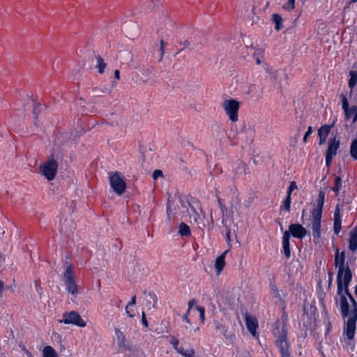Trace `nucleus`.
<instances>
[{
  "mask_svg": "<svg viewBox=\"0 0 357 357\" xmlns=\"http://www.w3.org/2000/svg\"><path fill=\"white\" fill-rule=\"evenodd\" d=\"M114 77L117 79H120V71L119 70H114Z\"/></svg>",
  "mask_w": 357,
  "mask_h": 357,
  "instance_id": "09e8293b",
  "label": "nucleus"
},
{
  "mask_svg": "<svg viewBox=\"0 0 357 357\" xmlns=\"http://www.w3.org/2000/svg\"><path fill=\"white\" fill-rule=\"evenodd\" d=\"M291 197L287 195L286 198L282 202V205L280 206V210H285L286 211L289 212L291 210Z\"/></svg>",
  "mask_w": 357,
  "mask_h": 357,
  "instance_id": "c756f323",
  "label": "nucleus"
},
{
  "mask_svg": "<svg viewBox=\"0 0 357 357\" xmlns=\"http://www.w3.org/2000/svg\"><path fill=\"white\" fill-rule=\"evenodd\" d=\"M350 112L354 114L353 121L355 122L357 121V106L353 105L349 108Z\"/></svg>",
  "mask_w": 357,
  "mask_h": 357,
  "instance_id": "c03bdc74",
  "label": "nucleus"
},
{
  "mask_svg": "<svg viewBox=\"0 0 357 357\" xmlns=\"http://www.w3.org/2000/svg\"><path fill=\"white\" fill-rule=\"evenodd\" d=\"M289 239V234L287 232H284L282 236V250L287 259H289L291 257Z\"/></svg>",
  "mask_w": 357,
  "mask_h": 357,
  "instance_id": "a211bd4d",
  "label": "nucleus"
},
{
  "mask_svg": "<svg viewBox=\"0 0 357 357\" xmlns=\"http://www.w3.org/2000/svg\"><path fill=\"white\" fill-rule=\"evenodd\" d=\"M334 123L331 125L325 124L321 126L318 130V137L319 139V145L326 143L327 137L329 135L331 128L333 127Z\"/></svg>",
  "mask_w": 357,
  "mask_h": 357,
  "instance_id": "4468645a",
  "label": "nucleus"
},
{
  "mask_svg": "<svg viewBox=\"0 0 357 357\" xmlns=\"http://www.w3.org/2000/svg\"><path fill=\"white\" fill-rule=\"evenodd\" d=\"M97 59V65L96 68L98 70L100 74H102L105 71V69L107 66V63L104 61L103 59L100 56H96Z\"/></svg>",
  "mask_w": 357,
  "mask_h": 357,
  "instance_id": "cd10ccee",
  "label": "nucleus"
},
{
  "mask_svg": "<svg viewBox=\"0 0 357 357\" xmlns=\"http://www.w3.org/2000/svg\"><path fill=\"white\" fill-rule=\"evenodd\" d=\"M142 322L144 327L147 328L149 326L148 321L146 318L145 314H142Z\"/></svg>",
  "mask_w": 357,
  "mask_h": 357,
  "instance_id": "a18cd8bd",
  "label": "nucleus"
},
{
  "mask_svg": "<svg viewBox=\"0 0 357 357\" xmlns=\"http://www.w3.org/2000/svg\"><path fill=\"white\" fill-rule=\"evenodd\" d=\"M296 189H297L296 183L295 181H291L290 183V185H289L288 189H287V196L291 197L292 192Z\"/></svg>",
  "mask_w": 357,
  "mask_h": 357,
  "instance_id": "4c0bfd02",
  "label": "nucleus"
},
{
  "mask_svg": "<svg viewBox=\"0 0 357 357\" xmlns=\"http://www.w3.org/2000/svg\"><path fill=\"white\" fill-rule=\"evenodd\" d=\"M252 133V130H246L245 126H243V128H242V130L238 132L237 135V139H241V140H243L244 139V137H243V135H248V134H251Z\"/></svg>",
  "mask_w": 357,
  "mask_h": 357,
  "instance_id": "f704fd0d",
  "label": "nucleus"
},
{
  "mask_svg": "<svg viewBox=\"0 0 357 357\" xmlns=\"http://www.w3.org/2000/svg\"><path fill=\"white\" fill-rule=\"evenodd\" d=\"M3 287H4L3 282L1 280H0V294H1Z\"/></svg>",
  "mask_w": 357,
  "mask_h": 357,
  "instance_id": "4d7b16f0",
  "label": "nucleus"
},
{
  "mask_svg": "<svg viewBox=\"0 0 357 357\" xmlns=\"http://www.w3.org/2000/svg\"><path fill=\"white\" fill-rule=\"evenodd\" d=\"M222 225L225 227V229H226V240L227 241V243L229 244L230 241H231V237H230V234H231V230L230 229L225 225V219H222Z\"/></svg>",
  "mask_w": 357,
  "mask_h": 357,
  "instance_id": "e433bc0d",
  "label": "nucleus"
},
{
  "mask_svg": "<svg viewBox=\"0 0 357 357\" xmlns=\"http://www.w3.org/2000/svg\"><path fill=\"white\" fill-rule=\"evenodd\" d=\"M59 322L66 324H73L79 327L86 326V321L80 317L79 314H63V318Z\"/></svg>",
  "mask_w": 357,
  "mask_h": 357,
  "instance_id": "1a4fd4ad",
  "label": "nucleus"
},
{
  "mask_svg": "<svg viewBox=\"0 0 357 357\" xmlns=\"http://www.w3.org/2000/svg\"><path fill=\"white\" fill-rule=\"evenodd\" d=\"M165 43L164 42L163 40H160V47H165Z\"/></svg>",
  "mask_w": 357,
  "mask_h": 357,
  "instance_id": "0e129e2a",
  "label": "nucleus"
},
{
  "mask_svg": "<svg viewBox=\"0 0 357 357\" xmlns=\"http://www.w3.org/2000/svg\"><path fill=\"white\" fill-rule=\"evenodd\" d=\"M160 52H161V57H160V61H162V56H163V54H164V53H165L164 47H160Z\"/></svg>",
  "mask_w": 357,
  "mask_h": 357,
  "instance_id": "5fc2aeb1",
  "label": "nucleus"
},
{
  "mask_svg": "<svg viewBox=\"0 0 357 357\" xmlns=\"http://www.w3.org/2000/svg\"><path fill=\"white\" fill-rule=\"evenodd\" d=\"M222 107L232 122L238 121V112L240 107L238 101L232 98L227 99L223 101Z\"/></svg>",
  "mask_w": 357,
  "mask_h": 357,
  "instance_id": "423d86ee",
  "label": "nucleus"
},
{
  "mask_svg": "<svg viewBox=\"0 0 357 357\" xmlns=\"http://www.w3.org/2000/svg\"><path fill=\"white\" fill-rule=\"evenodd\" d=\"M335 266L338 268L337 275V285L339 292L342 289V282L347 285L352 280V272L348 265L345 266V251L340 252L337 247L335 248Z\"/></svg>",
  "mask_w": 357,
  "mask_h": 357,
  "instance_id": "f03ea898",
  "label": "nucleus"
},
{
  "mask_svg": "<svg viewBox=\"0 0 357 357\" xmlns=\"http://www.w3.org/2000/svg\"><path fill=\"white\" fill-rule=\"evenodd\" d=\"M183 45L185 46V47H188L189 45H190V43L188 40H185L184 43H183Z\"/></svg>",
  "mask_w": 357,
  "mask_h": 357,
  "instance_id": "680f3d73",
  "label": "nucleus"
},
{
  "mask_svg": "<svg viewBox=\"0 0 357 357\" xmlns=\"http://www.w3.org/2000/svg\"><path fill=\"white\" fill-rule=\"evenodd\" d=\"M341 99H342V109H343V110L344 112V114H345V118L347 119H349L351 116V114H353V113H351L350 112L349 105V102L347 100V98L345 95L342 94L341 95Z\"/></svg>",
  "mask_w": 357,
  "mask_h": 357,
  "instance_id": "4be33fe9",
  "label": "nucleus"
},
{
  "mask_svg": "<svg viewBox=\"0 0 357 357\" xmlns=\"http://www.w3.org/2000/svg\"><path fill=\"white\" fill-rule=\"evenodd\" d=\"M333 279L328 278V287H330L332 285Z\"/></svg>",
  "mask_w": 357,
  "mask_h": 357,
  "instance_id": "69168bd1",
  "label": "nucleus"
},
{
  "mask_svg": "<svg viewBox=\"0 0 357 357\" xmlns=\"http://www.w3.org/2000/svg\"><path fill=\"white\" fill-rule=\"evenodd\" d=\"M276 222H277L278 223V225H280V229H281L282 231H283V229H283V226H282V223H281L279 220H277Z\"/></svg>",
  "mask_w": 357,
  "mask_h": 357,
  "instance_id": "e2e57ef3",
  "label": "nucleus"
},
{
  "mask_svg": "<svg viewBox=\"0 0 357 357\" xmlns=\"http://www.w3.org/2000/svg\"><path fill=\"white\" fill-rule=\"evenodd\" d=\"M350 155L353 159L357 160V138L354 139L351 143Z\"/></svg>",
  "mask_w": 357,
  "mask_h": 357,
  "instance_id": "c85d7f7f",
  "label": "nucleus"
},
{
  "mask_svg": "<svg viewBox=\"0 0 357 357\" xmlns=\"http://www.w3.org/2000/svg\"><path fill=\"white\" fill-rule=\"evenodd\" d=\"M196 310L199 311V312H205V309L204 307L202 306H197Z\"/></svg>",
  "mask_w": 357,
  "mask_h": 357,
  "instance_id": "8fccbe9b",
  "label": "nucleus"
},
{
  "mask_svg": "<svg viewBox=\"0 0 357 357\" xmlns=\"http://www.w3.org/2000/svg\"><path fill=\"white\" fill-rule=\"evenodd\" d=\"M115 340L118 345V352L130 350V346L126 343L124 333L117 328L115 329Z\"/></svg>",
  "mask_w": 357,
  "mask_h": 357,
  "instance_id": "9b49d317",
  "label": "nucleus"
},
{
  "mask_svg": "<svg viewBox=\"0 0 357 357\" xmlns=\"http://www.w3.org/2000/svg\"><path fill=\"white\" fill-rule=\"evenodd\" d=\"M58 153L54 152L47 158V160L40 166V170L47 180H53L58 169Z\"/></svg>",
  "mask_w": 357,
  "mask_h": 357,
  "instance_id": "20e7f679",
  "label": "nucleus"
},
{
  "mask_svg": "<svg viewBox=\"0 0 357 357\" xmlns=\"http://www.w3.org/2000/svg\"><path fill=\"white\" fill-rule=\"evenodd\" d=\"M169 342L176 351H178V349L181 348L178 347V340L174 336L170 337Z\"/></svg>",
  "mask_w": 357,
  "mask_h": 357,
  "instance_id": "c9c22d12",
  "label": "nucleus"
},
{
  "mask_svg": "<svg viewBox=\"0 0 357 357\" xmlns=\"http://www.w3.org/2000/svg\"><path fill=\"white\" fill-rule=\"evenodd\" d=\"M189 314H185L183 316V318L184 320H185L188 323H190V319L188 318V315Z\"/></svg>",
  "mask_w": 357,
  "mask_h": 357,
  "instance_id": "6e6d98bb",
  "label": "nucleus"
},
{
  "mask_svg": "<svg viewBox=\"0 0 357 357\" xmlns=\"http://www.w3.org/2000/svg\"><path fill=\"white\" fill-rule=\"evenodd\" d=\"M204 314H199V319H200V321L202 324H203L204 322V319H205Z\"/></svg>",
  "mask_w": 357,
  "mask_h": 357,
  "instance_id": "603ef678",
  "label": "nucleus"
},
{
  "mask_svg": "<svg viewBox=\"0 0 357 357\" xmlns=\"http://www.w3.org/2000/svg\"><path fill=\"white\" fill-rule=\"evenodd\" d=\"M325 201V192L322 190L319 192L317 199V206L311 211V224L314 240L319 241L321 236V218Z\"/></svg>",
  "mask_w": 357,
  "mask_h": 357,
  "instance_id": "7ed1b4c3",
  "label": "nucleus"
},
{
  "mask_svg": "<svg viewBox=\"0 0 357 357\" xmlns=\"http://www.w3.org/2000/svg\"><path fill=\"white\" fill-rule=\"evenodd\" d=\"M280 74V72L279 70H274L273 72H271V78L274 81V82H278L279 83V85L281 87V84H280V82L278 80V75Z\"/></svg>",
  "mask_w": 357,
  "mask_h": 357,
  "instance_id": "58836bf2",
  "label": "nucleus"
},
{
  "mask_svg": "<svg viewBox=\"0 0 357 357\" xmlns=\"http://www.w3.org/2000/svg\"><path fill=\"white\" fill-rule=\"evenodd\" d=\"M354 293H355V294H356V297H357V285H356V287H355Z\"/></svg>",
  "mask_w": 357,
  "mask_h": 357,
  "instance_id": "774afa93",
  "label": "nucleus"
},
{
  "mask_svg": "<svg viewBox=\"0 0 357 357\" xmlns=\"http://www.w3.org/2000/svg\"><path fill=\"white\" fill-rule=\"evenodd\" d=\"M227 252L228 250L225 251L215 259V268L218 275L222 271L225 266V257Z\"/></svg>",
  "mask_w": 357,
  "mask_h": 357,
  "instance_id": "aec40b11",
  "label": "nucleus"
},
{
  "mask_svg": "<svg viewBox=\"0 0 357 357\" xmlns=\"http://www.w3.org/2000/svg\"><path fill=\"white\" fill-rule=\"evenodd\" d=\"M265 70L267 73H269V75H271V72H273V70H271V68L269 66H267Z\"/></svg>",
  "mask_w": 357,
  "mask_h": 357,
  "instance_id": "13d9d810",
  "label": "nucleus"
},
{
  "mask_svg": "<svg viewBox=\"0 0 357 357\" xmlns=\"http://www.w3.org/2000/svg\"><path fill=\"white\" fill-rule=\"evenodd\" d=\"M253 56L255 58V61H256L257 64L259 65L261 63V60H260L259 57L256 56L255 54H254Z\"/></svg>",
  "mask_w": 357,
  "mask_h": 357,
  "instance_id": "864d4df0",
  "label": "nucleus"
},
{
  "mask_svg": "<svg viewBox=\"0 0 357 357\" xmlns=\"http://www.w3.org/2000/svg\"><path fill=\"white\" fill-rule=\"evenodd\" d=\"M334 232L338 235L342 229V218L340 211L339 205H337L334 212Z\"/></svg>",
  "mask_w": 357,
  "mask_h": 357,
  "instance_id": "f3484780",
  "label": "nucleus"
},
{
  "mask_svg": "<svg viewBox=\"0 0 357 357\" xmlns=\"http://www.w3.org/2000/svg\"><path fill=\"white\" fill-rule=\"evenodd\" d=\"M333 176H334V185L332 188V190L337 195L342 188V179L340 176H336L335 174H333Z\"/></svg>",
  "mask_w": 357,
  "mask_h": 357,
  "instance_id": "a878e982",
  "label": "nucleus"
},
{
  "mask_svg": "<svg viewBox=\"0 0 357 357\" xmlns=\"http://www.w3.org/2000/svg\"><path fill=\"white\" fill-rule=\"evenodd\" d=\"M350 78L348 82V86L350 88V93L353 92V89L357 84V72L355 70H351L349 72Z\"/></svg>",
  "mask_w": 357,
  "mask_h": 357,
  "instance_id": "393cba45",
  "label": "nucleus"
},
{
  "mask_svg": "<svg viewBox=\"0 0 357 357\" xmlns=\"http://www.w3.org/2000/svg\"><path fill=\"white\" fill-rule=\"evenodd\" d=\"M109 183L113 190L119 195H121L126 190V183L121 176V173L116 172L109 174Z\"/></svg>",
  "mask_w": 357,
  "mask_h": 357,
  "instance_id": "6e6552de",
  "label": "nucleus"
},
{
  "mask_svg": "<svg viewBox=\"0 0 357 357\" xmlns=\"http://www.w3.org/2000/svg\"><path fill=\"white\" fill-rule=\"evenodd\" d=\"M172 199V197L171 196H169L167 198V204L171 205Z\"/></svg>",
  "mask_w": 357,
  "mask_h": 357,
  "instance_id": "bf43d9fd",
  "label": "nucleus"
},
{
  "mask_svg": "<svg viewBox=\"0 0 357 357\" xmlns=\"http://www.w3.org/2000/svg\"><path fill=\"white\" fill-rule=\"evenodd\" d=\"M339 296H340L341 312H349L350 306L344 291L342 292V294Z\"/></svg>",
  "mask_w": 357,
  "mask_h": 357,
  "instance_id": "5701e85b",
  "label": "nucleus"
},
{
  "mask_svg": "<svg viewBox=\"0 0 357 357\" xmlns=\"http://www.w3.org/2000/svg\"><path fill=\"white\" fill-rule=\"evenodd\" d=\"M356 321L357 314H353L347 320L345 333L349 340H352L354 337Z\"/></svg>",
  "mask_w": 357,
  "mask_h": 357,
  "instance_id": "ddd939ff",
  "label": "nucleus"
},
{
  "mask_svg": "<svg viewBox=\"0 0 357 357\" xmlns=\"http://www.w3.org/2000/svg\"><path fill=\"white\" fill-rule=\"evenodd\" d=\"M178 234L181 236H191V230L190 227L185 224V222H181L178 225Z\"/></svg>",
  "mask_w": 357,
  "mask_h": 357,
  "instance_id": "b1692460",
  "label": "nucleus"
},
{
  "mask_svg": "<svg viewBox=\"0 0 357 357\" xmlns=\"http://www.w3.org/2000/svg\"><path fill=\"white\" fill-rule=\"evenodd\" d=\"M312 132H313V128H312V127L311 126H310L307 128V130L305 133L303 139V141L304 143L307 142V138L312 133Z\"/></svg>",
  "mask_w": 357,
  "mask_h": 357,
  "instance_id": "a19ab883",
  "label": "nucleus"
},
{
  "mask_svg": "<svg viewBox=\"0 0 357 357\" xmlns=\"http://www.w3.org/2000/svg\"><path fill=\"white\" fill-rule=\"evenodd\" d=\"M63 266L66 270L63 275V280L66 286V290L71 294L75 295L78 293V288L75 281L73 266L67 261L63 263Z\"/></svg>",
  "mask_w": 357,
  "mask_h": 357,
  "instance_id": "39448f33",
  "label": "nucleus"
},
{
  "mask_svg": "<svg viewBox=\"0 0 357 357\" xmlns=\"http://www.w3.org/2000/svg\"><path fill=\"white\" fill-rule=\"evenodd\" d=\"M43 357H58V355L51 346H46L43 350Z\"/></svg>",
  "mask_w": 357,
  "mask_h": 357,
  "instance_id": "bb28decb",
  "label": "nucleus"
},
{
  "mask_svg": "<svg viewBox=\"0 0 357 357\" xmlns=\"http://www.w3.org/2000/svg\"><path fill=\"white\" fill-rule=\"evenodd\" d=\"M172 213V207H171V205H169L167 204V218L169 220H170V215L171 213Z\"/></svg>",
  "mask_w": 357,
  "mask_h": 357,
  "instance_id": "de8ad7c7",
  "label": "nucleus"
},
{
  "mask_svg": "<svg viewBox=\"0 0 357 357\" xmlns=\"http://www.w3.org/2000/svg\"><path fill=\"white\" fill-rule=\"evenodd\" d=\"M144 294L145 296L147 310H151V307H154L157 303L156 294L153 291H147L146 290L144 291Z\"/></svg>",
  "mask_w": 357,
  "mask_h": 357,
  "instance_id": "dca6fc26",
  "label": "nucleus"
},
{
  "mask_svg": "<svg viewBox=\"0 0 357 357\" xmlns=\"http://www.w3.org/2000/svg\"><path fill=\"white\" fill-rule=\"evenodd\" d=\"M349 248L353 252L357 250V227L349 233Z\"/></svg>",
  "mask_w": 357,
  "mask_h": 357,
  "instance_id": "6ab92c4d",
  "label": "nucleus"
},
{
  "mask_svg": "<svg viewBox=\"0 0 357 357\" xmlns=\"http://www.w3.org/2000/svg\"><path fill=\"white\" fill-rule=\"evenodd\" d=\"M349 284H347V285L344 282H342V291L339 292V289H337V294L341 295L342 294V292L344 291L346 296H348L349 300L351 303V306L352 307V311L351 312H357V303L354 298V297L352 296V294L349 292Z\"/></svg>",
  "mask_w": 357,
  "mask_h": 357,
  "instance_id": "2eb2a0df",
  "label": "nucleus"
},
{
  "mask_svg": "<svg viewBox=\"0 0 357 357\" xmlns=\"http://www.w3.org/2000/svg\"><path fill=\"white\" fill-rule=\"evenodd\" d=\"M284 232H287L289 234V237L291 235L293 237L298 239H303L307 234V229L299 223L290 225L289 230Z\"/></svg>",
  "mask_w": 357,
  "mask_h": 357,
  "instance_id": "9d476101",
  "label": "nucleus"
},
{
  "mask_svg": "<svg viewBox=\"0 0 357 357\" xmlns=\"http://www.w3.org/2000/svg\"><path fill=\"white\" fill-rule=\"evenodd\" d=\"M340 141L336 136L331 137L328 142V147L326 151V166L329 167L331 165L333 158L336 155L340 148Z\"/></svg>",
  "mask_w": 357,
  "mask_h": 357,
  "instance_id": "0eeeda50",
  "label": "nucleus"
},
{
  "mask_svg": "<svg viewBox=\"0 0 357 357\" xmlns=\"http://www.w3.org/2000/svg\"><path fill=\"white\" fill-rule=\"evenodd\" d=\"M244 319L248 330L253 336H255L258 328L257 319L252 314H245Z\"/></svg>",
  "mask_w": 357,
  "mask_h": 357,
  "instance_id": "f8f14e48",
  "label": "nucleus"
},
{
  "mask_svg": "<svg viewBox=\"0 0 357 357\" xmlns=\"http://www.w3.org/2000/svg\"><path fill=\"white\" fill-rule=\"evenodd\" d=\"M185 164L184 160L182 158H179V165L182 167L183 169H186V167H185L183 165Z\"/></svg>",
  "mask_w": 357,
  "mask_h": 357,
  "instance_id": "3c124183",
  "label": "nucleus"
},
{
  "mask_svg": "<svg viewBox=\"0 0 357 357\" xmlns=\"http://www.w3.org/2000/svg\"><path fill=\"white\" fill-rule=\"evenodd\" d=\"M287 316H282V320H277L275 321L273 330V334L275 337V344L280 350L281 357H292L287 341Z\"/></svg>",
  "mask_w": 357,
  "mask_h": 357,
  "instance_id": "f257e3e1",
  "label": "nucleus"
},
{
  "mask_svg": "<svg viewBox=\"0 0 357 357\" xmlns=\"http://www.w3.org/2000/svg\"><path fill=\"white\" fill-rule=\"evenodd\" d=\"M333 273L332 271H329L328 272V278L333 279Z\"/></svg>",
  "mask_w": 357,
  "mask_h": 357,
  "instance_id": "052dcab7",
  "label": "nucleus"
},
{
  "mask_svg": "<svg viewBox=\"0 0 357 357\" xmlns=\"http://www.w3.org/2000/svg\"><path fill=\"white\" fill-rule=\"evenodd\" d=\"M218 206H219V207H220V208L221 210V212H222V218H224V217L227 215V207L225 206V204L223 203L222 199L218 198Z\"/></svg>",
  "mask_w": 357,
  "mask_h": 357,
  "instance_id": "72a5a7b5",
  "label": "nucleus"
},
{
  "mask_svg": "<svg viewBox=\"0 0 357 357\" xmlns=\"http://www.w3.org/2000/svg\"><path fill=\"white\" fill-rule=\"evenodd\" d=\"M45 105H42L40 103L34 102L33 113L35 115V119H37L38 115L45 109Z\"/></svg>",
  "mask_w": 357,
  "mask_h": 357,
  "instance_id": "2f4dec72",
  "label": "nucleus"
},
{
  "mask_svg": "<svg viewBox=\"0 0 357 357\" xmlns=\"http://www.w3.org/2000/svg\"><path fill=\"white\" fill-rule=\"evenodd\" d=\"M196 303V301L195 300L192 299V300H190L189 302H188V309L187 310V312H189L190 310H191L192 307Z\"/></svg>",
  "mask_w": 357,
  "mask_h": 357,
  "instance_id": "49530a36",
  "label": "nucleus"
},
{
  "mask_svg": "<svg viewBox=\"0 0 357 357\" xmlns=\"http://www.w3.org/2000/svg\"><path fill=\"white\" fill-rule=\"evenodd\" d=\"M163 176V174L162 170L160 169H155L153 173V178L154 180H156L158 177Z\"/></svg>",
  "mask_w": 357,
  "mask_h": 357,
  "instance_id": "37998d69",
  "label": "nucleus"
},
{
  "mask_svg": "<svg viewBox=\"0 0 357 357\" xmlns=\"http://www.w3.org/2000/svg\"><path fill=\"white\" fill-rule=\"evenodd\" d=\"M271 20H272L273 23H274V24H275V29L276 31H280L282 29L283 19L280 15H279L278 13H273L271 15Z\"/></svg>",
  "mask_w": 357,
  "mask_h": 357,
  "instance_id": "412c9836",
  "label": "nucleus"
},
{
  "mask_svg": "<svg viewBox=\"0 0 357 357\" xmlns=\"http://www.w3.org/2000/svg\"><path fill=\"white\" fill-rule=\"evenodd\" d=\"M295 1L296 0H287V3H285L282 8L288 11L292 10L295 8Z\"/></svg>",
  "mask_w": 357,
  "mask_h": 357,
  "instance_id": "473e14b6",
  "label": "nucleus"
},
{
  "mask_svg": "<svg viewBox=\"0 0 357 357\" xmlns=\"http://www.w3.org/2000/svg\"><path fill=\"white\" fill-rule=\"evenodd\" d=\"M179 354L185 357H193L195 355V351L192 349L185 350L183 347L178 349L177 351Z\"/></svg>",
  "mask_w": 357,
  "mask_h": 357,
  "instance_id": "7c9ffc66",
  "label": "nucleus"
},
{
  "mask_svg": "<svg viewBox=\"0 0 357 357\" xmlns=\"http://www.w3.org/2000/svg\"><path fill=\"white\" fill-rule=\"evenodd\" d=\"M273 296L275 298H278L279 301H282V298L280 294L279 290L276 288L275 286L273 287L271 289Z\"/></svg>",
  "mask_w": 357,
  "mask_h": 357,
  "instance_id": "ea45409f",
  "label": "nucleus"
},
{
  "mask_svg": "<svg viewBox=\"0 0 357 357\" xmlns=\"http://www.w3.org/2000/svg\"><path fill=\"white\" fill-rule=\"evenodd\" d=\"M236 202H237V204H240L241 200H240V199H239V197H238V195H236Z\"/></svg>",
  "mask_w": 357,
  "mask_h": 357,
  "instance_id": "338daca9",
  "label": "nucleus"
},
{
  "mask_svg": "<svg viewBox=\"0 0 357 357\" xmlns=\"http://www.w3.org/2000/svg\"><path fill=\"white\" fill-rule=\"evenodd\" d=\"M135 304H136V296L134 295L133 296H132L130 302L125 307L126 312H129V311H128L129 307L132 306V305H135Z\"/></svg>",
  "mask_w": 357,
  "mask_h": 357,
  "instance_id": "79ce46f5",
  "label": "nucleus"
}]
</instances>
